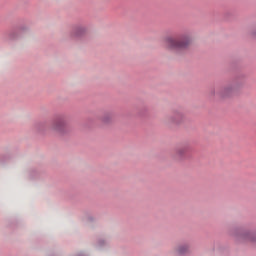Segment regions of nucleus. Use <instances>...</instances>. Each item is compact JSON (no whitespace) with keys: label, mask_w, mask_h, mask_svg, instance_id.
Returning a JSON list of instances; mask_svg holds the SVG:
<instances>
[{"label":"nucleus","mask_w":256,"mask_h":256,"mask_svg":"<svg viewBox=\"0 0 256 256\" xmlns=\"http://www.w3.org/2000/svg\"><path fill=\"white\" fill-rule=\"evenodd\" d=\"M191 43H193V37H191V35L189 34H186L179 39H175L173 37H166L164 39L165 48L170 49L172 51L187 49V47H189Z\"/></svg>","instance_id":"nucleus-1"},{"label":"nucleus","mask_w":256,"mask_h":256,"mask_svg":"<svg viewBox=\"0 0 256 256\" xmlns=\"http://www.w3.org/2000/svg\"><path fill=\"white\" fill-rule=\"evenodd\" d=\"M65 129H67V122L63 118L54 120L51 125V130L56 131L57 133H65Z\"/></svg>","instance_id":"nucleus-2"},{"label":"nucleus","mask_w":256,"mask_h":256,"mask_svg":"<svg viewBox=\"0 0 256 256\" xmlns=\"http://www.w3.org/2000/svg\"><path fill=\"white\" fill-rule=\"evenodd\" d=\"M189 251V245H181L177 249L178 255H185Z\"/></svg>","instance_id":"nucleus-3"},{"label":"nucleus","mask_w":256,"mask_h":256,"mask_svg":"<svg viewBox=\"0 0 256 256\" xmlns=\"http://www.w3.org/2000/svg\"><path fill=\"white\" fill-rule=\"evenodd\" d=\"M187 153V148L186 147H181V148H178L176 150V156L177 157H183V155H185Z\"/></svg>","instance_id":"nucleus-4"},{"label":"nucleus","mask_w":256,"mask_h":256,"mask_svg":"<svg viewBox=\"0 0 256 256\" xmlns=\"http://www.w3.org/2000/svg\"><path fill=\"white\" fill-rule=\"evenodd\" d=\"M173 121L175 123H181L183 121V115L181 113H177L174 115Z\"/></svg>","instance_id":"nucleus-5"},{"label":"nucleus","mask_w":256,"mask_h":256,"mask_svg":"<svg viewBox=\"0 0 256 256\" xmlns=\"http://www.w3.org/2000/svg\"><path fill=\"white\" fill-rule=\"evenodd\" d=\"M102 121L104 123H109V121H111V114H106L103 118Z\"/></svg>","instance_id":"nucleus-6"},{"label":"nucleus","mask_w":256,"mask_h":256,"mask_svg":"<svg viewBox=\"0 0 256 256\" xmlns=\"http://www.w3.org/2000/svg\"><path fill=\"white\" fill-rule=\"evenodd\" d=\"M249 239H250V242L256 241V235L254 233H250Z\"/></svg>","instance_id":"nucleus-7"},{"label":"nucleus","mask_w":256,"mask_h":256,"mask_svg":"<svg viewBox=\"0 0 256 256\" xmlns=\"http://www.w3.org/2000/svg\"><path fill=\"white\" fill-rule=\"evenodd\" d=\"M80 33H83V29L77 30V35H79Z\"/></svg>","instance_id":"nucleus-8"},{"label":"nucleus","mask_w":256,"mask_h":256,"mask_svg":"<svg viewBox=\"0 0 256 256\" xmlns=\"http://www.w3.org/2000/svg\"><path fill=\"white\" fill-rule=\"evenodd\" d=\"M226 97H227V89H226Z\"/></svg>","instance_id":"nucleus-9"}]
</instances>
